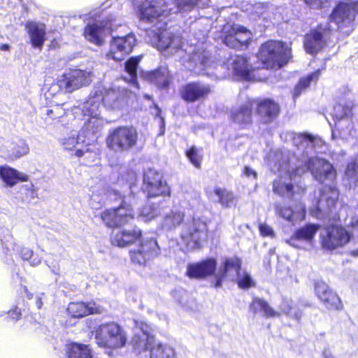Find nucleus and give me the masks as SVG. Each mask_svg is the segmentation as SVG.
<instances>
[{
	"label": "nucleus",
	"mask_w": 358,
	"mask_h": 358,
	"mask_svg": "<svg viewBox=\"0 0 358 358\" xmlns=\"http://www.w3.org/2000/svg\"><path fill=\"white\" fill-rule=\"evenodd\" d=\"M257 111L261 120L264 123H268L277 117L280 108L273 100L266 99L258 103Z\"/></svg>",
	"instance_id": "obj_29"
},
{
	"label": "nucleus",
	"mask_w": 358,
	"mask_h": 358,
	"mask_svg": "<svg viewBox=\"0 0 358 358\" xmlns=\"http://www.w3.org/2000/svg\"><path fill=\"white\" fill-rule=\"evenodd\" d=\"M241 266V260L233 257L226 258L222 264L220 265L217 271L215 273V287L220 288L222 286V280L225 278L234 279L237 277L238 285L242 289H248L253 285V281L251 276L247 273H240Z\"/></svg>",
	"instance_id": "obj_6"
},
{
	"label": "nucleus",
	"mask_w": 358,
	"mask_h": 358,
	"mask_svg": "<svg viewBox=\"0 0 358 358\" xmlns=\"http://www.w3.org/2000/svg\"><path fill=\"white\" fill-rule=\"evenodd\" d=\"M141 237V231L134 227L130 229H115L111 234L110 240L114 245L126 247L134 243Z\"/></svg>",
	"instance_id": "obj_23"
},
{
	"label": "nucleus",
	"mask_w": 358,
	"mask_h": 358,
	"mask_svg": "<svg viewBox=\"0 0 358 358\" xmlns=\"http://www.w3.org/2000/svg\"><path fill=\"white\" fill-rule=\"evenodd\" d=\"M224 43L231 48L242 49L236 36L231 33V27H230V29L228 31V34L225 36Z\"/></svg>",
	"instance_id": "obj_52"
},
{
	"label": "nucleus",
	"mask_w": 358,
	"mask_h": 358,
	"mask_svg": "<svg viewBox=\"0 0 358 358\" xmlns=\"http://www.w3.org/2000/svg\"><path fill=\"white\" fill-rule=\"evenodd\" d=\"M29 150L28 145L24 141H21L20 143L14 148L13 155L15 157L19 158L28 154Z\"/></svg>",
	"instance_id": "obj_53"
},
{
	"label": "nucleus",
	"mask_w": 358,
	"mask_h": 358,
	"mask_svg": "<svg viewBox=\"0 0 358 358\" xmlns=\"http://www.w3.org/2000/svg\"><path fill=\"white\" fill-rule=\"evenodd\" d=\"M141 57H131L129 59L124 65L126 73L128 77H125L124 79L131 83L132 85L138 87L137 83V67L139 62L141 61Z\"/></svg>",
	"instance_id": "obj_42"
},
{
	"label": "nucleus",
	"mask_w": 358,
	"mask_h": 358,
	"mask_svg": "<svg viewBox=\"0 0 358 358\" xmlns=\"http://www.w3.org/2000/svg\"><path fill=\"white\" fill-rule=\"evenodd\" d=\"M319 229L320 225L318 224H306L296 230L291 238L287 239L285 241L287 244L294 248L304 249L305 243H311Z\"/></svg>",
	"instance_id": "obj_18"
},
{
	"label": "nucleus",
	"mask_w": 358,
	"mask_h": 358,
	"mask_svg": "<svg viewBox=\"0 0 358 358\" xmlns=\"http://www.w3.org/2000/svg\"><path fill=\"white\" fill-rule=\"evenodd\" d=\"M357 15H358V2L350 4L340 3L333 10L330 21L336 24L340 32L349 35L355 28Z\"/></svg>",
	"instance_id": "obj_9"
},
{
	"label": "nucleus",
	"mask_w": 358,
	"mask_h": 358,
	"mask_svg": "<svg viewBox=\"0 0 358 358\" xmlns=\"http://www.w3.org/2000/svg\"><path fill=\"white\" fill-rule=\"evenodd\" d=\"M291 57V48L278 41L266 42L261 46L258 54L262 68L265 69H280L287 64Z\"/></svg>",
	"instance_id": "obj_5"
},
{
	"label": "nucleus",
	"mask_w": 358,
	"mask_h": 358,
	"mask_svg": "<svg viewBox=\"0 0 358 358\" xmlns=\"http://www.w3.org/2000/svg\"><path fill=\"white\" fill-rule=\"evenodd\" d=\"M46 265L49 267V268L52 271V272L56 275H59L60 273V268L59 265L57 262H51L50 259L45 260Z\"/></svg>",
	"instance_id": "obj_58"
},
{
	"label": "nucleus",
	"mask_w": 358,
	"mask_h": 358,
	"mask_svg": "<svg viewBox=\"0 0 358 358\" xmlns=\"http://www.w3.org/2000/svg\"><path fill=\"white\" fill-rule=\"evenodd\" d=\"M150 358H176V354L171 346L159 343L151 348Z\"/></svg>",
	"instance_id": "obj_47"
},
{
	"label": "nucleus",
	"mask_w": 358,
	"mask_h": 358,
	"mask_svg": "<svg viewBox=\"0 0 358 358\" xmlns=\"http://www.w3.org/2000/svg\"><path fill=\"white\" fill-rule=\"evenodd\" d=\"M213 192L217 197V201L224 207L231 208L237 203V198L231 192L226 189L216 187Z\"/></svg>",
	"instance_id": "obj_43"
},
{
	"label": "nucleus",
	"mask_w": 358,
	"mask_h": 358,
	"mask_svg": "<svg viewBox=\"0 0 358 358\" xmlns=\"http://www.w3.org/2000/svg\"><path fill=\"white\" fill-rule=\"evenodd\" d=\"M324 358H334L329 350H324L323 352Z\"/></svg>",
	"instance_id": "obj_64"
},
{
	"label": "nucleus",
	"mask_w": 358,
	"mask_h": 358,
	"mask_svg": "<svg viewBox=\"0 0 358 358\" xmlns=\"http://www.w3.org/2000/svg\"><path fill=\"white\" fill-rule=\"evenodd\" d=\"M108 195L110 199L120 200L121 203L119 207L106 210L101 214V219L107 227L121 226L134 219L132 206L136 200L134 194L122 196L117 190L111 189Z\"/></svg>",
	"instance_id": "obj_4"
},
{
	"label": "nucleus",
	"mask_w": 358,
	"mask_h": 358,
	"mask_svg": "<svg viewBox=\"0 0 358 358\" xmlns=\"http://www.w3.org/2000/svg\"><path fill=\"white\" fill-rule=\"evenodd\" d=\"M98 96H101V103L111 109H119L125 103L127 96V91L124 88H108L98 90Z\"/></svg>",
	"instance_id": "obj_17"
},
{
	"label": "nucleus",
	"mask_w": 358,
	"mask_h": 358,
	"mask_svg": "<svg viewBox=\"0 0 358 358\" xmlns=\"http://www.w3.org/2000/svg\"><path fill=\"white\" fill-rule=\"evenodd\" d=\"M211 91L208 84L201 82H191L184 85L180 94L187 102H194L206 96Z\"/></svg>",
	"instance_id": "obj_20"
},
{
	"label": "nucleus",
	"mask_w": 358,
	"mask_h": 358,
	"mask_svg": "<svg viewBox=\"0 0 358 358\" xmlns=\"http://www.w3.org/2000/svg\"><path fill=\"white\" fill-rule=\"evenodd\" d=\"M168 200L162 199L157 203L148 202L138 214V218L143 222L150 221L160 215L168 206Z\"/></svg>",
	"instance_id": "obj_30"
},
{
	"label": "nucleus",
	"mask_w": 358,
	"mask_h": 358,
	"mask_svg": "<svg viewBox=\"0 0 358 358\" xmlns=\"http://www.w3.org/2000/svg\"><path fill=\"white\" fill-rule=\"evenodd\" d=\"M143 190L148 198L161 196H169L170 189L162 173L157 171L148 169L143 174Z\"/></svg>",
	"instance_id": "obj_13"
},
{
	"label": "nucleus",
	"mask_w": 358,
	"mask_h": 358,
	"mask_svg": "<svg viewBox=\"0 0 358 358\" xmlns=\"http://www.w3.org/2000/svg\"><path fill=\"white\" fill-rule=\"evenodd\" d=\"M228 68L231 69L235 76L243 80L251 79V69L247 58L241 55L231 56L227 61Z\"/></svg>",
	"instance_id": "obj_25"
},
{
	"label": "nucleus",
	"mask_w": 358,
	"mask_h": 358,
	"mask_svg": "<svg viewBox=\"0 0 358 358\" xmlns=\"http://www.w3.org/2000/svg\"><path fill=\"white\" fill-rule=\"evenodd\" d=\"M187 157L191 163L196 168L200 167V159L197 155V150L195 147H192L187 151Z\"/></svg>",
	"instance_id": "obj_54"
},
{
	"label": "nucleus",
	"mask_w": 358,
	"mask_h": 358,
	"mask_svg": "<svg viewBox=\"0 0 358 358\" xmlns=\"http://www.w3.org/2000/svg\"><path fill=\"white\" fill-rule=\"evenodd\" d=\"M184 66L196 74L209 75L208 69L211 63L209 60V53L203 48L196 47L192 51H189L186 56L182 57Z\"/></svg>",
	"instance_id": "obj_14"
},
{
	"label": "nucleus",
	"mask_w": 358,
	"mask_h": 358,
	"mask_svg": "<svg viewBox=\"0 0 358 358\" xmlns=\"http://www.w3.org/2000/svg\"><path fill=\"white\" fill-rule=\"evenodd\" d=\"M276 210L280 217L292 223L301 221L306 216V207L302 203L296 204L294 208L277 206Z\"/></svg>",
	"instance_id": "obj_31"
},
{
	"label": "nucleus",
	"mask_w": 358,
	"mask_h": 358,
	"mask_svg": "<svg viewBox=\"0 0 358 358\" xmlns=\"http://www.w3.org/2000/svg\"><path fill=\"white\" fill-rule=\"evenodd\" d=\"M138 132L133 127L121 126L109 131L106 145L115 152H127L136 145Z\"/></svg>",
	"instance_id": "obj_8"
},
{
	"label": "nucleus",
	"mask_w": 358,
	"mask_h": 358,
	"mask_svg": "<svg viewBox=\"0 0 358 358\" xmlns=\"http://www.w3.org/2000/svg\"><path fill=\"white\" fill-rule=\"evenodd\" d=\"M64 111L62 109L59 107H56L54 109H48L47 110V115L51 118V119H57L62 115L64 114Z\"/></svg>",
	"instance_id": "obj_57"
},
{
	"label": "nucleus",
	"mask_w": 358,
	"mask_h": 358,
	"mask_svg": "<svg viewBox=\"0 0 358 358\" xmlns=\"http://www.w3.org/2000/svg\"><path fill=\"white\" fill-rule=\"evenodd\" d=\"M329 0H304L306 4L313 8H317L327 3Z\"/></svg>",
	"instance_id": "obj_60"
},
{
	"label": "nucleus",
	"mask_w": 358,
	"mask_h": 358,
	"mask_svg": "<svg viewBox=\"0 0 358 358\" xmlns=\"http://www.w3.org/2000/svg\"><path fill=\"white\" fill-rule=\"evenodd\" d=\"M178 10L190 11L194 7L204 8L209 5L210 0H176Z\"/></svg>",
	"instance_id": "obj_46"
},
{
	"label": "nucleus",
	"mask_w": 358,
	"mask_h": 358,
	"mask_svg": "<svg viewBox=\"0 0 358 358\" xmlns=\"http://www.w3.org/2000/svg\"><path fill=\"white\" fill-rule=\"evenodd\" d=\"M259 231L264 236H271L273 234V231L271 227L266 224H261L259 225Z\"/></svg>",
	"instance_id": "obj_59"
},
{
	"label": "nucleus",
	"mask_w": 358,
	"mask_h": 358,
	"mask_svg": "<svg viewBox=\"0 0 358 358\" xmlns=\"http://www.w3.org/2000/svg\"><path fill=\"white\" fill-rule=\"evenodd\" d=\"M151 251L150 253H144L138 246L137 249L130 251V257L133 263L138 265H145L147 262L156 257L157 247L154 243H151Z\"/></svg>",
	"instance_id": "obj_39"
},
{
	"label": "nucleus",
	"mask_w": 358,
	"mask_h": 358,
	"mask_svg": "<svg viewBox=\"0 0 358 358\" xmlns=\"http://www.w3.org/2000/svg\"><path fill=\"white\" fill-rule=\"evenodd\" d=\"M315 292L327 309H342L343 304L340 298L334 292L329 288V286L324 282L317 281L315 283Z\"/></svg>",
	"instance_id": "obj_19"
},
{
	"label": "nucleus",
	"mask_w": 358,
	"mask_h": 358,
	"mask_svg": "<svg viewBox=\"0 0 358 358\" xmlns=\"http://www.w3.org/2000/svg\"><path fill=\"white\" fill-rule=\"evenodd\" d=\"M21 192H24L26 194V199H34L37 196V192L34 189L32 183L24 185L21 187Z\"/></svg>",
	"instance_id": "obj_56"
},
{
	"label": "nucleus",
	"mask_w": 358,
	"mask_h": 358,
	"mask_svg": "<svg viewBox=\"0 0 358 358\" xmlns=\"http://www.w3.org/2000/svg\"><path fill=\"white\" fill-rule=\"evenodd\" d=\"M104 125V120L100 115H94L85 118V124L80 131L87 140L94 138V136L100 131Z\"/></svg>",
	"instance_id": "obj_35"
},
{
	"label": "nucleus",
	"mask_w": 358,
	"mask_h": 358,
	"mask_svg": "<svg viewBox=\"0 0 358 358\" xmlns=\"http://www.w3.org/2000/svg\"><path fill=\"white\" fill-rule=\"evenodd\" d=\"M322 248L328 251L348 247V252L358 257V220L348 229L341 225H331L320 234Z\"/></svg>",
	"instance_id": "obj_3"
},
{
	"label": "nucleus",
	"mask_w": 358,
	"mask_h": 358,
	"mask_svg": "<svg viewBox=\"0 0 358 358\" xmlns=\"http://www.w3.org/2000/svg\"><path fill=\"white\" fill-rule=\"evenodd\" d=\"M8 316L14 320H17L21 317V310L17 307H15L14 309H12L8 313Z\"/></svg>",
	"instance_id": "obj_61"
},
{
	"label": "nucleus",
	"mask_w": 358,
	"mask_h": 358,
	"mask_svg": "<svg viewBox=\"0 0 358 358\" xmlns=\"http://www.w3.org/2000/svg\"><path fill=\"white\" fill-rule=\"evenodd\" d=\"M66 358H92V351L89 345L78 343H71L66 345Z\"/></svg>",
	"instance_id": "obj_37"
},
{
	"label": "nucleus",
	"mask_w": 358,
	"mask_h": 358,
	"mask_svg": "<svg viewBox=\"0 0 358 358\" xmlns=\"http://www.w3.org/2000/svg\"><path fill=\"white\" fill-rule=\"evenodd\" d=\"M180 237L184 243L190 248H197L208 237V228L206 221L199 217H193L186 222L181 231Z\"/></svg>",
	"instance_id": "obj_11"
},
{
	"label": "nucleus",
	"mask_w": 358,
	"mask_h": 358,
	"mask_svg": "<svg viewBox=\"0 0 358 358\" xmlns=\"http://www.w3.org/2000/svg\"><path fill=\"white\" fill-rule=\"evenodd\" d=\"M242 176L251 181H255L257 179V173L252 167L245 166L242 171Z\"/></svg>",
	"instance_id": "obj_55"
},
{
	"label": "nucleus",
	"mask_w": 358,
	"mask_h": 358,
	"mask_svg": "<svg viewBox=\"0 0 358 358\" xmlns=\"http://www.w3.org/2000/svg\"><path fill=\"white\" fill-rule=\"evenodd\" d=\"M94 338L100 347L120 348L127 343V335L117 323L109 322L99 325L94 331Z\"/></svg>",
	"instance_id": "obj_7"
},
{
	"label": "nucleus",
	"mask_w": 358,
	"mask_h": 358,
	"mask_svg": "<svg viewBox=\"0 0 358 358\" xmlns=\"http://www.w3.org/2000/svg\"><path fill=\"white\" fill-rule=\"evenodd\" d=\"M216 267L215 259L208 258L200 262L188 264L186 274L190 278H204L213 274Z\"/></svg>",
	"instance_id": "obj_22"
},
{
	"label": "nucleus",
	"mask_w": 358,
	"mask_h": 358,
	"mask_svg": "<svg viewBox=\"0 0 358 358\" xmlns=\"http://www.w3.org/2000/svg\"><path fill=\"white\" fill-rule=\"evenodd\" d=\"M324 44L323 34L317 29L313 30L305 36L303 45L309 54L317 52L324 47Z\"/></svg>",
	"instance_id": "obj_34"
},
{
	"label": "nucleus",
	"mask_w": 358,
	"mask_h": 358,
	"mask_svg": "<svg viewBox=\"0 0 358 358\" xmlns=\"http://www.w3.org/2000/svg\"><path fill=\"white\" fill-rule=\"evenodd\" d=\"M110 29V27H108L107 24L103 25L101 22L88 24L85 29L84 35L88 41L96 45H101Z\"/></svg>",
	"instance_id": "obj_26"
},
{
	"label": "nucleus",
	"mask_w": 358,
	"mask_h": 358,
	"mask_svg": "<svg viewBox=\"0 0 358 358\" xmlns=\"http://www.w3.org/2000/svg\"><path fill=\"white\" fill-rule=\"evenodd\" d=\"M60 142L65 150H73L76 149L75 155L78 157L83 156L88 151L87 149L83 150L82 148L83 144H89L90 143H86V138L81 131L78 134L76 132L71 133L70 136L62 138Z\"/></svg>",
	"instance_id": "obj_28"
},
{
	"label": "nucleus",
	"mask_w": 358,
	"mask_h": 358,
	"mask_svg": "<svg viewBox=\"0 0 358 358\" xmlns=\"http://www.w3.org/2000/svg\"><path fill=\"white\" fill-rule=\"evenodd\" d=\"M149 78L152 83L160 88H166L170 83L169 71L166 67H161L151 72Z\"/></svg>",
	"instance_id": "obj_41"
},
{
	"label": "nucleus",
	"mask_w": 358,
	"mask_h": 358,
	"mask_svg": "<svg viewBox=\"0 0 358 358\" xmlns=\"http://www.w3.org/2000/svg\"><path fill=\"white\" fill-rule=\"evenodd\" d=\"M92 81V73L80 69H73L58 78L57 83L52 88L58 87L62 92H72L84 85H89Z\"/></svg>",
	"instance_id": "obj_12"
},
{
	"label": "nucleus",
	"mask_w": 358,
	"mask_h": 358,
	"mask_svg": "<svg viewBox=\"0 0 358 358\" xmlns=\"http://www.w3.org/2000/svg\"><path fill=\"white\" fill-rule=\"evenodd\" d=\"M320 74V71L317 70L306 77L300 79L299 83L294 89L293 99H296L298 98L310 86L312 82H316L319 78Z\"/></svg>",
	"instance_id": "obj_44"
},
{
	"label": "nucleus",
	"mask_w": 358,
	"mask_h": 358,
	"mask_svg": "<svg viewBox=\"0 0 358 358\" xmlns=\"http://www.w3.org/2000/svg\"><path fill=\"white\" fill-rule=\"evenodd\" d=\"M0 178L8 187H13L19 181H27L29 176L8 166H0Z\"/></svg>",
	"instance_id": "obj_33"
},
{
	"label": "nucleus",
	"mask_w": 358,
	"mask_h": 358,
	"mask_svg": "<svg viewBox=\"0 0 358 358\" xmlns=\"http://www.w3.org/2000/svg\"><path fill=\"white\" fill-rule=\"evenodd\" d=\"M155 107H156V109L157 110V115L159 116L161 120L160 128H161V130H162V133H164V127H165V121H164V117H161V115H160V112H161L160 109L157 106Z\"/></svg>",
	"instance_id": "obj_62"
},
{
	"label": "nucleus",
	"mask_w": 358,
	"mask_h": 358,
	"mask_svg": "<svg viewBox=\"0 0 358 358\" xmlns=\"http://www.w3.org/2000/svg\"><path fill=\"white\" fill-rule=\"evenodd\" d=\"M29 34L32 45L34 48H41L45 41V25L36 23L31 24L29 27Z\"/></svg>",
	"instance_id": "obj_38"
},
{
	"label": "nucleus",
	"mask_w": 358,
	"mask_h": 358,
	"mask_svg": "<svg viewBox=\"0 0 358 358\" xmlns=\"http://www.w3.org/2000/svg\"><path fill=\"white\" fill-rule=\"evenodd\" d=\"M353 102L350 99H341L339 100L333 108L331 113L332 117L335 120L334 128L332 129L331 137L336 139V131L342 134L341 122H345L348 125H350L349 117L352 115V109L353 107Z\"/></svg>",
	"instance_id": "obj_16"
},
{
	"label": "nucleus",
	"mask_w": 358,
	"mask_h": 358,
	"mask_svg": "<svg viewBox=\"0 0 358 358\" xmlns=\"http://www.w3.org/2000/svg\"><path fill=\"white\" fill-rule=\"evenodd\" d=\"M231 27V33L236 36L242 48L243 47L246 48L249 41L252 38V33L250 31L247 29L245 27L238 24H234Z\"/></svg>",
	"instance_id": "obj_48"
},
{
	"label": "nucleus",
	"mask_w": 358,
	"mask_h": 358,
	"mask_svg": "<svg viewBox=\"0 0 358 358\" xmlns=\"http://www.w3.org/2000/svg\"><path fill=\"white\" fill-rule=\"evenodd\" d=\"M285 141L292 140L296 150L292 158L282 152L276 154V159L282 157V162L275 164L276 171L280 173L278 179L273 182V192L280 196L291 198L295 194H301L304 192L301 184L296 182L297 177L307 171H310L314 178L323 183L318 196L310 208V214L317 218L324 219L335 208L339 192L335 184L336 171L327 160L319 157H310L308 161L303 159L313 153L326 152L327 146L324 141L318 136L308 134H294L287 131L280 135ZM273 171H275V168ZM300 182V181H297Z\"/></svg>",
	"instance_id": "obj_1"
},
{
	"label": "nucleus",
	"mask_w": 358,
	"mask_h": 358,
	"mask_svg": "<svg viewBox=\"0 0 358 358\" xmlns=\"http://www.w3.org/2000/svg\"><path fill=\"white\" fill-rule=\"evenodd\" d=\"M250 310L254 313H256L258 310L264 313L266 317H277L280 314L271 308L268 303L264 299L258 297H255L250 305Z\"/></svg>",
	"instance_id": "obj_40"
},
{
	"label": "nucleus",
	"mask_w": 358,
	"mask_h": 358,
	"mask_svg": "<svg viewBox=\"0 0 358 358\" xmlns=\"http://www.w3.org/2000/svg\"><path fill=\"white\" fill-rule=\"evenodd\" d=\"M101 99V96H98V91H94L86 101L75 108L73 113L77 114L78 111L80 110L85 118L100 115Z\"/></svg>",
	"instance_id": "obj_27"
},
{
	"label": "nucleus",
	"mask_w": 358,
	"mask_h": 358,
	"mask_svg": "<svg viewBox=\"0 0 358 358\" xmlns=\"http://www.w3.org/2000/svg\"><path fill=\"white\" fill-rule=\"evenodd\" d=\"M136 332L132 338L134 349L138 353L150 348L154 337L150 332V327L143 322H135Z\"/></svg>",
	"instance_id": "obj_21"
},
{
	"label": "nucleus",
	"mask_w": 358,
	"mask_h": 358,
	"mask_svg": "<svg viewBox=\"0 0 358 358\" xmlns=\"http://www.w3.org/2000/svg\"><path fill=\"white\" fill-rule=\"evenodd\" d=\"M173 297L178 301L179 303L184 308H189V302L192 299L189 294L182 289H178L173 293Z\"/></svg>",
	"instance_id": "obj_50"
},
{
	"label": "nucleus",
	"mask_w": 358,
	"mask_h": 358,
	"mask_svg": "<svg viewBox=\"0 0 358 358\" xmlns=\"http://www.w3.org/2000/svg\"><path fill=\"white\" fill-rule=\"evenodd\" d=\"M1 241L2 251L6 257H10L15 253L22 261L27 262L31 266H37L41 263V257L35 255L31 248L22 245L12 234H7Z\"/></svg>",
	"instance_id": "obj_10"
},
{
	"label": "nucleus",
	"mask_w": 358,
	"mask_h": 358,
	"mask_svg": "<svg viewBox=\"0 0 358 358\" xmlns=\"http://www.w3.org/2000/svg\"><path fill=\"white\" fill-rule=\"evenodd\" d=\"M66 310L74 318H80L90 314L101 313L103 308L94 301L84 303L83 301L71 302Z\"/></svg>",
	"instance_id": "obj_24"
},
{
	"label": "nucleus",
	"mask_w": 358,
	"mask_h": 358,
	"mask_svg": "<svg viewBox=\"0 0 358 358\" xmlns=\"http://www.w3.org/2000/svg\"><path fill=\"white\" fill-rule=\"evenodd\" d=\"M136 42V39L133 34L124 36H113L107 57L115 61L123 60L132 51Z\"/></svg>",
	"instance_id": "obj_15"
},
{
	"label": "nucleus",
	"mask_w": 358,
	"mask_h": 358,
	"mask_svg": "<svg viewBox=\"0 0 358 358\" xmlns=\"http://www.w3.org/2000/svg\"><path fill=\"white\" fill-rule=\"evenodd\" d=\"M280 308L283 313L297 320L302 316V312L293 306V301L287 298H283Z\"/></svg>",
	"instance_id": "obj_49"
},
{
	"label": "nucleus",
	"mask_w": 358,
	"mask_h": 358,
	"mask_svg": "<svg viewBox=\"0 0 358 358\" xmlns=\"http://www.w3.org/2000/svg\"><path fill=\"white\" fill-rule=\"evenodd\" d=\"M162 213L164 215L161 225L165 230L175 229L184 220V212L177 207H173L166 212L164 210Z\"/></svg>",
	"instance_id": "obj_32"
},
{
	"label": "nucleus",
	"mask_w": 358,
	"mask_h": 358,
	"mask_svg": "<svg viewBox=\"0 0 358 358\" xmlns=\"http://www.w3.org/2000/svg\"><path fill=\"white\" fill-rule=\"evenodd\" d=\"M344 180L348 182L350 188L358 187V161L347 165Z\"/></svg>",
	"instance_id": "obj_45"
},
{
	"label": "nucleus",
	"mask_w": 358,
	"mask_h": 358,
	"mask_svg": "<svg viewBox=\"0 0 358 358\" xmlns=\"http://www.w3.org/2000/svg\"><path fill=\"white\" fill-rule=\"evenodd\" d=\"M133 4L142 21L155 23L145 29V39L148 43L171 55L181 48V37L164 29L166 22L161 19L170 15L172 10L164 0H133Z\"/></svg>",
	"instance_id": "obj_2"
},
{
	"label": "nucleus",
	"mask_w": 358,
	"mask_h": 358,
	"mask_svg": "<svg viewBox=\"0 0 358 358\" xmlns=\"http://www.w3.org/2000/svg\"><path fill=\"white\" fill-rule=\"evenodd\" d=\"M36 305L38 309L41 308L43 306L42 297L38 296L36 299Z\"/></svg>",
	"instance_id": "obj_63"
},
{
	"label": "nucleus",
	"mask_w": 358,
	"mask_h": 358,
	"mask_svg": "<svg viewBox=\"0 0 358 358\" xmlns=\"http://www.w3.org/2000/svg\"><path fill=\"white\" fill-rule=\"evenodd\" d=\"M151 243H154L157 247L156 250V257L159 253V247L156 241V240L152 237H143L142 240H141V244L139 247L141 248V250L144 252V253H150L151 251Z\"/></svg>",
	"instance_id": "obj_51"
},
{
	"label": "nucleus",
	"mask_w": 358,
	"mask_h": 358,
	"mask_svg": "<svg viewBox=\"0 0 358 358\" xmlns=\"http://www.w3.org/2000/svg\"><path fill=\"white\" fill-rule=\"evenodd\" d=\"M252 102L248 99L243 104L232 109L231 116L238 124H249L252 120Z\"/></svg>",
	"instance_id": "obj_36"
}]
</instances>
